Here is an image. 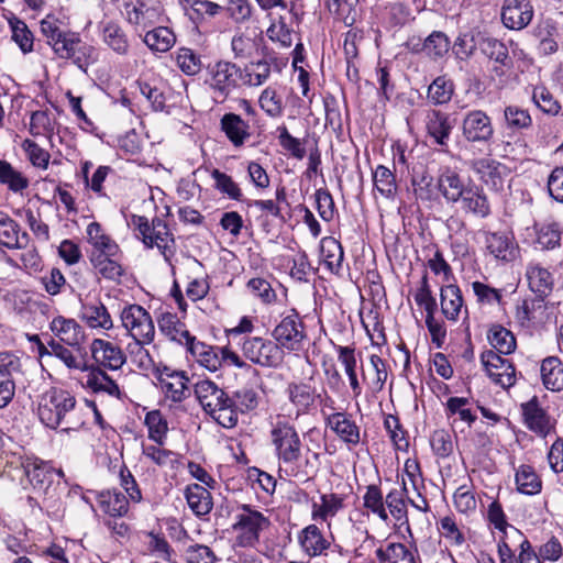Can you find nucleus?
<instances>
[{"label":"nucleus","mask_w":563,"mask_h":563,"mask_svg":"<svg viewBox=\"0 0 563 563\" xmlns=\"http://www.w3.org/2000/svg\"><path fill=\"white\" fill-rule=\"evenodd\" d=\"M504 119L506 126L514 131L528 129L532 124V118L529 111L514 104L505 108Z\"/></svg>","instance_id":"69168bd1"},{"label":"nucleus","mask_w":563,"mask_h":563,"mask_svg":"<svg viewBox=\"0 0 563 563\" xmlns=\"http://www.w3.org/2000/svg\"><path fill=\"white\" fill-rule=\"evenodd\" d=\"M125 19L140 36L155 24L156 10L144 0H123Z\"/></svg>","instance_id":"4468645a"},{"label":"nucleus","mask_w":563,"mask_h":563,"mask_svg":"<svg viewBox=\"0 0 563 563\" xmlns=\"http://www.w3.org/2000/svg\"><path fill=\"white\" fill-rule=\"evenodd\" d=\"M185 497L189 508L197 517L207 516L213 507L210 492L199 484L188 485Z\"/></svg>","instance_id":"a19ab883"},{"label":"nucleus","mask_w":563,"mask_h":563,"mask_svg":"<svg viewBox=\"0 0 563 563\" xmlns=\"http://www.w3.org/2000/svg\"><path fill=\"white\" fill-rule=\"evenodd\" d=\"M37 416L44 426L54 430H78L85 424L82 409L77 406L76 397L57 387H52L40 396Z\"/></svg>","instance_id":"7ed1b4c3"},{"label":"nucleus","mask_w":563,"mask_h":563,"mask_svg":"<svg viewBox=\"0 0 563 563\" xmlns=\"http://www.w3.org/2000/svg\"><path fill=\"white\" fill-rule=\"evenodd\" d=\"M533 9L527 0H505L501 9L504 25L510 30H522L532 20Z\"/></svg>","instance_id":"dca6fc26"},{"label":"nucleus","mask_w":563,"mask_h":563,"mask_svg":"<svg viewBox=\"0 0 563 563\" xmlns=\"http://www.w3.org/2000/svg\"><path fill=\"white\" fill-rule=\"evenodd\" d=\"M209 78L206 80L216 98L225 100L235 89L242 79V70L235 64L219 60L208 67Z\"/></svg>","instance_id":"0eeeda50"},{"label":"nucleus","mask_w":563,"mask_h":563,"mask_svg":"<svg viewBox=\"0 0 563 563\" xmlns=\"http://www.w3.org/2000/svg\"><path fill=\"white\" fill-rule=\"evenodd\" d=\"M426 129L428 135L433 139L438 145H446L450 137L452 125L449 115L440 110H430L426 117Z\"/></svg>","instance_id":"473e14b6"},{"label":"nucleus","mask_w":563,"mask_h":563,"mask_svg":"<svg viewBox=\"0 0 563 563\" xmlns=\"http://www.w3.org/2000/svg\"><path fill=\"white\" fill-rule=\"evenodd\" d=\"M90 263L107 279L118 280L123 275L118 255L90 254Z\"/></svg>","instance_id":"3c124183"},{"label":"nucleus","mask_w":563,"mask_h":563,"mask_svg":"<svg viewBox=\"0 0 563 563\" xmlns=\"http://www.w3.org/2000/svg\"><path fill=\"white\" fill-rule=\"evenodd\" d=\"M285 395L295 408L296 419L309 415L314 408L321 394L314 386L302 380H292L286 385Z\"/></svg>","instance_id":"f8f14e48"},{"label":"nucleus","mask_w":563,"mask_h":563,"mask_svg":"<svg viewBox=\"0 0 563 563\" xmlns=\"http://www.w3.org/2000/svg\"><path fill=\"white\" fill-rule=\"evenodd\" d=\"M87 240L93 246L91 254L119 255V245L107 235L100 223L91 222L87 227Z\"/></svg>","instance_id":"79ce46f5"},{"label":"nucleus","mask_w":563,"mask_h":563,"mask_svg":"<svg viewBox=\"0 0 563 563\" xmlns=\"http://www.w3.org/2000/svg\"><path fill=\"white\" fill-rule=\"evenodd\" d=\"M49 330L60 342L71 347L79 349L86 340L82 327L76 320L63 316H57L49 322Z\"/></svg>","instance_id":"a211bd4d"},{"label":"nucleus","mask_w":563,"mask_h":563,"mask_svg":"<svg viewBox=\"0 0 563 563\" xmlns=\"http://www.w3.org/2000/svg\"><path fill=\"white\" fill-rule=\"evenodd\" d=\"M91 351L93 358L110 369H119L125 362V355L119 346L101 339L93 340Z\"/></svg>","instance_id":"cd10ccee"},{"label":"nucleus","mask_w":563,"mask_h":563,"mask_svg":"<svg viewBox=\"0 0 563 563\" xmlns=\"http://www.w3.org/2000/svg\"><path fill=\"white\" fill-rule=\"evenodd\" d=\"M146 247L156 246L166 262H170V258L175 254V240L173 234L169 232L166 222L159 218H155L152 221V234L151 244H145Z\"/></svg>","instance_id":"2f4dec72"},{"label":"nucleus","mask_w":563,"mask_h":563,"mask_svg":"<svg viewBox=\"0 0 563 563\" xmlns=\"http://www.w3.org/2000/svg\"><path fill=\"white\" fill-rule=\"evenodd\" d=\"M463 212L473 214L477 218H487L490 214V205L483 188L476 186L470 180V186L457 200Z\"/></svg>","instance_id":"aec40b11"},{"label":"nucleus","mask_w":563,"mask_h":563,"mask_svg":"<svg viewBox=\"0 0 563 563\" xmlns=\"http://www.w3.org/2000/svg\"><path fill=\"white\" fill-rule=\"evenodd\" d=\"M468 186L470 181L466 183L456 170L450 167L439 169L437 188L448 203L456 205Z\"/></svg>","instance_id":"2eb2a0df"},{"label":"nucleus","mask_w":563,"mask_h":563,"mask_svg":"<svg viewBox=\"0 0 563 563\" xmlns=\"http://www.w3.org/2000/svg\"><path fill=\"white\" fill-rule=\"evenodd\" d=\"M485 245L487 251L497 260L509 262L515 257L516 247L511 239L505 233H486Z\"/></svg>","instance_id":"37998d69"},{"label":"nucleus","mask_w":563,"mask_h":563,"mask_svg":"<svg viewBox=\"0 0 563 563\" xmlns=\"http://www.w3.org/2000/svg\"><path fill=\"white\" fill-rule=\"evenodd\" d=\"M542 384L551 391L563 390V363L558 356H548L541 362Z\"/></svg>","instance_id":"ea45409f"},{"label":"nucleus","mask_w":563,"mask_h":563,"mask_svg":"<svg viewBox=\"0 0 563 563\" xmlns=\"http://www.w3.org/2000/svg\"><path fill=\"white\" fill-rule=\"evenodd\" d=\"M286 65V58L278 59L272 56L266 57L245 67L244 75L242 74V79L245 85L257 87L268 80L273 68L276 71H280L282 67Z\"/></svg>","instance_id":"412c9836"},{"label":"nucleus","mask_w":563,"mask_h":563,"mask_svg":"<svg viewBox=\"0 0 563 563\" xmlns=\"http://www.w3.org/2000/svg\"><path fill=\"white\" fill-rule=\"evenodd\" d=\"M462 135L471 143H487L494 135L490 117L483 110H471L462 120Z\"/></svg>","instance_id":"9b49d317"},{"label":"nucleus","mask_w":563,"mask_h":563,"mask_svg":"<svg viewBox=\"0 0 563 563\" xmlns=\"http://www.w3.org/2000/svg\"><path fill=\"white\" fill-rule=\"evenodd\" d=\"M528 286L539 298L552 292L554 286L553 275L539 263H529L526 269Z\"/></svg>","instance_id":"a878e982"},{"label":"nucleus","mask_w":563,"mask_h":563,"mask_svg":"<svg viewBox=\"0 0 563 563\" xmlns=\"http://www.w3.org/2000/svg\"><path fill=\"white\" fill-rule=\"evenodd\" d=\"M187 349L210 372H216L221 366V358L213 346L195 339Z\"/></svg>","instance_id":"603ef678"},{"label":"nucleus","mask_w":563,"mask_h":563,"mask_svg":"<svg viewBox=\"0 0 563 563\" xmlns=\"http://www.w3.org/2000/svg\"><path fill=\"white\" fill-rule=\"evenodd\" d=\"M195 395L203 411L223 428L238 426L233 399L216 383L205 379L195 385Z\"/></svg>","instance_id":"20e7f679"},{"label":"nucleus","mask_w":563,"mask_h":563,"mask_svg":"<svg viewBox=\"0 0 563 563\" xmlns=\"http://www.w3.org/2000/svg\"><path fill=\"white\" fill-rule=\"evenodd\" d=\"M487 340L499 355L515 352L517 342L514 333L500 324H493L487 331Z\"/></svg>","instance_id":"a18cd8bd"},{"label":"nucleus","mask_w":563,"mask_h":563,"mask_svg":"<svg viewBox=\"0 0 563 563\" xmlns=\"http://www.w3.org/2000/svg\"><path fill=\"white\" fill-rule=\"evenodd\" d=\"M471 168L488 187L495 190L503 187L501 170L505 167L499 162L489 157H482L474 159L471 163Z\"/></svg>","instance_id":"c85d7f7f"},{"label":"nucleus","mask_w":563,"mask_h":563,"mask_svg":"<svg viewBox=\"0 0 563 563\" xmlns=\"http://www.w3.org/2000/svg\"><path fill=\"white\" fill-rule=\"evenodd\" d=\"M536 245L541 250H554L561 245L563 239V231L556 221L550 220L541 223H536Z\"/></svg>","instance_id":"c9c22d12"},{"label":"nucleus","mask_w":563,"mask_h":563,"mask_svg":"<svg viewBox=\"0 0 563 563\" xmlns=\"http://www.w3.org/2000/svg\"><path fill=\"white\" fill-rule=\"evenodd\" d=\"M411 184L417 199L431 201L437 198V192H439L437 184L433 183L432 175L424 167L413 169Z\"/></svg>","instance_id":"de8ad7c7"},{"label":"nucleus","mask_w":563,"mask_h":563,"mask_svg":"<svg viewBox=\"0 0 563 563\" xmlns=\"http://www.w3.org/2000/svg\"><path fill=\"white\" fill-rule=\"evenodd\" d=\"M335 350L338 352V360L344 366L345 374L349 377L353 395L354 397H358L362 393V388L356 375L355 349L351 346L338 345Z\"/></svg>","instance_id":"8fccbe9b"},{"label":"nucleus","mask_w":563,"mask_h":563,"mask_svg":"<svg viewBox=\"0 0 563 563\" xmlns=\"http://www.w3.org/2000/svg\"><path fill=\"white\" fill-rule=\"evenodd\" d=\"M239 509L240 512L236 514L235 522L232 527L238 533L236 543L240 547H255L260 541L261 532L269 527L271 521L250 505L243 504Z\"/></svg>","instance_id":"39448f33"},{"label":"nucleus","mask_w":563,"mask_h":563,"mask_svg":"<svg viewBox=\"0 0 563 563\" xmlns=\"http://www.w3.org/2000/svg\"><path fill=\"white\" fill-rule=\"evenodd\" d=\"M376 556L388 563H416L411 551L402 543H389L386 549L378 548Z\"/></svg>","instance_id":"bf43d9fd"},{"label":"nucleus","mask_w":563,"mask_h":563,"mask_svg":"<svg viewBox=\"0 0 563 563\" xmlns=\"http://www.w3.org/2000/svg\"><path fill=\"white\" fill-rule=\"evenodd\" d=\"M211 177L214 180V188L219 190L221 194L228 196L232 200L241 201L243 194L240 186L233 180V178L219 170L213 169L211 172Z\"/></svg>","instance_id":"0e129e2a"},{"label":"nucleus","mask_w":563,"mask_h":563,"mask_svg":"<svg viewBox=\"0 0 563 563\" xmlns=\"http://www.w3.org/2000/svg\"><path fill=\"white\" fill-rule=\"evenodd\" d=\"M21 374L20 358L11 353L0 354V409L5 408L15 395V377Z\"/></svg>","instance_id":"ddd939ff"},{"label":"nucleus","mask_w":563,"mask_h":563,"mask_svg":"<svg viewBox=\"0 0 563 563\" xmlns=\"http://www.w3.org/2000/svg\"><path fill=\"white\" fill-rule=\"evenodd\" d=\"M329 427L343 442L356 445L360 442V428L345 412H332L325 418Z\"/></svg>","instance_id":"393cba45"},{"label":"nucleus","mask_w":563,"mask_h":563,"mask_svg":"<svg viewBox=\"0 0 563 563\" xmlns=\"http://www.w3.org/2000/svg\"><path fill=\"white\" fill-rule=\"evenodd\" d=\"M321 504L313 503L311 517L313 520H323L334 517L344 506L343 498L336 494H323Z\"/></svg>","instance_id":"5fc2aeb1"},{"label":"nucleus","mask_w":563,"mask_h":563,"mask_svg":"<svg viewBox=\"0 0 563 563\" xmlns=\"http://www.w3.org/2000/svg\"><path fill=\"white\" fill-rule=\"evenodd\" d=\"M122 325L139 342H153L155 327L150 312L140 305H129L121 311Z\"/></svg>","instance_id":"1a4fd4ad"},{"label":"nucleus","mask_w":563,"mask_h":563,"mask_svg":"<svg viewBox=\"0 0 563 563\" xmlns=\"http://www.w3.org/2000/svg\"><path fill=\"white\" fill-rule=\"evenodd\" d=\"M407 494L408 489L404 481L401 489L394 488L386 495L385 507L388 508L390 516L395 519V525L399 528H405L407 532L411 533L405 499Z\"/></svg>","instance_id":"bb28decb"},{"label":"nucleus","mask_w":563,"mask_h":563,"mask_svg":"<svg viewBox=\"0 0 563 563\" xmlns=\"http://www.w3.org/2000/svg\"><path fill=\"white\" fill-rule=\"evenodd\" d=\"M364 507L375 514L380 520L387 522L389 515L385 507V499L377 485H368L363 496Z\"/></svg>","instance_id":"680f3d73"},{"label":"nucleus","mask_w":563,"mask_h":563,"mask_svg":"<svg viewBox=\"0 0 563 563\" xmlns=\"http://www.w3.org/2000/svg\"><path fill=\"white\" fill-rule=\"evenodd\" d=\"M298 541L306 554L318 556L330 547V542L323 537L316 525H309L298 534Z\"/></svg>","instance_id":"e433bc0d"},{"label":"nucleus","mask_w":563,"mask_h":563,"mask_svg":"<svg viewBox=\"0 0 563 563\" xmlns=\"http://www.w3.org/2000/svg\"><path fill=\"white\" fill-rule=\"evenodd\" d=\"M375 189L385 198L393 199L397 192V183L394 173L384 165H378L373 172Z\"/></svg>","instance_id":"13d9d810"},{"label":"nucleus","mask_w":563,"mask_h":563,"mask_svg":"<svg viewBox=\"0 0 563 563\" xmlns=\"http://www.w3.org/2000/svg\"><path fill=\"white\" fill-rule=\"evenodd\" d=\"M521 409L525 423L530 431L543 438L550 433L552 429L550 417L536 397L522 404Z\"/></svg>","instance_id":"5701e85b"},{"label":"nucleus","mask_w":563,"mask_h":563,"mask_svg":"<svg viewBox=\"0 0 563 563\" xmlns=\"http://www.w3.org/2000/svg\"><path fill=\"white\" fill-rule=\"evenodd\" d=\"M321 253L327 267L332 273L339 274L344 258L341 243L334 238H323L321 241Z\"/></svg>","instance_id":"4d7b16f0"},{"label":"nucleus","mask_w":563,"mask_h":563,"mask_svg":"<svg viewBox=\"0 0 563 563\" xmlns=\"http://www.w3.org/2000/svg\"><path fill=\"white\" fill-rule=\"evenodd\" d=\"M441 310L448 320L456 321L463 308V297L460 288L454 284L441 287Z\"/></svg>","instance_id":"c03bdc74"},{"label":"nucleus","mask_w":563,"mask_h":563,"mask_svg":"<svg viewBox=\"0 0 563 563\" xmlns=\"http://www.w3.org/2000/svg\"><path fill=\"white\" fill-rule=\"evenodd\" d=\"M449 37L440 31L432 32L423 43V51L433 59L443 57L449 52Z\"/></svg>","instance_id":"774afa93"},{"label":"nucleus","mask_w":563,"mask_h":563,"mask_svg":"<svg viewBox=\"0 0 563 563\" xmlns=\"http://www.w3.org/2000/svg\"><path fill=\"white\" fill-rule=\"evenodd\" d=\"M26 476L34 489L46 493L56 478L63 476L60 470L54 468L42 460L29 462L25 466Z\"/></svg>","instance_id":"6ab92c4d"},{"label":"nucleus","mask_w":563,"mask_h":563,"mask_svg":"<svg viewBox=\"0 0 563 563\" xmlns=\"http://www.w3.org/2000/svg\"><path fill=\"white\" fill-rule=\"evenodd\" d=\"M220 130L235 147H241L250 139V124L239 114L228 112L220 119Z\"/></svg>","instance_id":"b1692460"},{"label":"nucleus","mask_w":563,"mask_h":563,"mask_svg":"<svg viewBox=\"0 0 563 563\" xmlns=\"http://www.w3.org/2000/svg\"><path fill=\"white\" fill-rule=\"evenodd\" d=\"M103 41L117 54L125 55L129 52L130 44L123 29L114 22H108L103 26Z\"/></svg>","instance_id":"6e6d98bb"},{"label":"nucleus","mask_w":563,"mask_h":563,"mask_svg":"<svg viewBox=\"0 0 563 563\" xmlns=\"http://www.w3.org/2000/svg\"><path fill=\"white\" fill-rule=\"evenodd\" d=\"M240 345L244 357L256 365L275 368L283 362V351L274 341L260 336H245Z\"/></svg>","instance_id":"6e6552de"},{"label":"nucleus","mask_w":563,"mask_h":563,"mask_svg":"<svg viewBox=\"0 0 563 563\" xmlns=\"http://www.w3.org/2000/svg\"><path fill=\"white\" fill-rule=\"evenodd\" d=\"M454 91V85L443 76L437 77L428 88V98L434 104L448 103Z\"/></svg>","instance_id":"e2e57ef3"},{"label":"nucleus","mask_w":563,"mask_h":563,"mask_svg":"<svg viewBox=\"0 0 563 563\" xmlns=\"http://www.w3.org/2000/svg\"><path fill=\"white\" fill-rule=\"evenodd\" d=\"M515 479L517 489L521 494L531 496L541 492L542 482L530 465H520L516 472Z\"/></svg>","instance_id":"864d4df0"},{"label":"nucleus","mask_w":563,"mask_h":563,"mask_svg":"<svg viewBox=\"0 0 563 563\" xmlns=\"http://www.w3.org/2000/svg\"><path fill=\"white\" fill-rule=\"evenodd\" d=\"M188 380L184 372L170 371L168 368H165L158 377L162 391L166 399L173 402H181L187 398Z\"/></svg>","instance_id":"4be33fe9"},{"label":"nucleus","mask_w":563,"mask_h":563,"mask_svg":"<svg viewBox=\"0 0 563 563\" xmlns=\"http://www.w3.org/2000/svg\"><path fill=\"white\" fill-rule=\"evenodd\" d=\"M97 501L101 510L112 518H121L129 511V500L117 489L98 493Z\"/></svg>","instance_id":"4c0bfd02"},{"label":"nucleus","mask_w":563,"mask_h":563,"mask_svg":"<svg viewBox=\"0 0 563 563\" xmlns=\"http://www.w3.org/2000/svg\"><path fill=\"white\" fill-rule=\"evenodd\" d=\"M471 400L465 397H450L445 404V415L454 427L459 421L471 427L477 419L472 411Z\"/></svg>","instance_id":"58836bf2"},{"label":"nucleus","mask_w":563,"mask_h":563,"mask_svg":"<svg viewBox=\"0 0 563 563\" xmlns=\"http://www.w3.org/2000/svg\"><path fill=\"white\" fill-rule=\"evenodd\" d=\"M269 439L279 463V472L289 478L308 479V468L312 465L309 459L302 461V442L289 417L282 413L271 417Z\"/></svg>","instance_id":"f257e3e1"},{"label":"nucleus","mask_w":563,"mask_h":563,"mask_svg":"<svg viewBox=\"0 0 563 563\" xmlns=\"http://www.w3.org/2000/svg\"><path fill=\"white\" fill-rule=\"evenodd\" d=\"M142 36L144 44L153 52L165 53L169 51L176 42L175 34L166 26L147 30Z\"/></svg>","instance_id":"49530a36"},{"label":"nucleus","mask_w":563,"mask_h":563,"mask_svg":"<svg viewBox=\"0 0 563 563\" xmlns=\"http://www.w3.org/2000/svg\"><path fill=\"white\" fill-rule=\"evenodd\" d=\"M158 328L162 333L168 336L172 341L184 344L187 347L196 339L186 329L185 323H183L176 314L169 312L161 316L158 319Z\"/></svg>","instance_id":"72a5a7b5"},{"label":"nucleus","mask_w":563,"mask_h":563,"mask_svg":"<svg viewBox=\"0 0 563 563\" xmlns=\"http://www.w3.org/2000/svg\"><path fill=\"white\" fill-rule=\"evenodd\" d=\"M27 244V234H20L19 224L8 214L0 212V245L8 249H23Z\"/></svg>","instance_id":"f704fd0d"},{"label":"nucleus","mask_w":563,"mask_h":563,"mask_svg":"<svg viewBox=\"0 0 563 563\" xmlns=\"http://www.w3.org/2000/svg\"><path fill=\"white\" fill-rule=\"evenodd\" d=\"M82 386L92 393H104L109 396L121 398L118 384L100 367H91L84 377Z\"/></svg>","instance_id":"c756f323"},{"label":"nucleus","mask_w":563,"mask_h":563,"mask_svg":"<svg viewBox=\"0 0 563 563\" xmlns=\"http://www.w3.org/2000/svg\"><path fill=\"white\" fill-rule=\"evenodd\" d=\"M41 33L54 54L62 59H70L78 68H86L95 63L96 49L81 40L80 35L69 30L54 15L45 16L41 23Z\"/></svg>","instance_id":"f03ea898"},{"label":"nucleus","mask_w":563,"mask_h":563,"mask_svg":"<svg viewBox=\"0 0 563 563\" xmlns=\"http://www.w3.org/2000/svg\"><path fill=\"white\" fill-rule=\"evenodd\" d=\"M481 363L488 377L503 388H509L516 383V368L508 360L494 350H486L481 354Z\"/></svg>","instance_id":"9d476101"},{"label":"nucleus","mask_w":563,"mask_h":563,"mask_svg":"<svg viewBox=\"0 0 563 563\" xmlns=\"http://www.w3.org/2000/svg\"><path fill=\"white\" fill-rule=\"evenodd\" d=\"M369 365L374 373L368 377L367 385L373 394H377L384 389L387 380V365L380 356L375 354L369 356Z\"/></svg>","instance_id":"338daca9"},{"label":"nucleus","mask_w":563,"mask_h":563,"mask_svg":"<svg viewBox=\"0 0 563 563\" xmlns=\"http://www.w3.org/2000/svg\"><path fill=\"white\" fill-rule=\"evenodd\" d=\"M274 343L279 345V350L298 352L302 349L307 340V331L301 317L296 309H291L288 314L282 316L280 321L272 331Z\"/></svg>","instance_id":"423d86ee"},{"label":"nucleus","mask_w":563,"mask_h":563,"mask_svg":"<svg viewBox=\"0 0 563 563\" xmlns=\"http://www.w3.org/2000/svg\"><path fill=\"white\" fill-rule=\"evenodd\" d=\"M144 423L148 429V438L158 445H163L168 431V424L159 410H152L146 413Z\"/></svg>","instance_id":"052dcab7"},{"label":"nucleus","mask_w":563,"mask_h":563,"mask_svg":"<svg viewBox=\"0 0 563 563\" xmlns=\"http://www.w3.org/2000/svg\"><path fill=\"white\" fill-rule=\"evenodd\" d=\"M479 49L490 60L495 62L493 71L496 76L501 77L512 67V59L509 56L508 47L501 41L486 36L478 42Z\"/></svg>","instance_id":"f3484780"},{"label":"nucleus","mask_w":563,"mask_h":563,"mask_svg":"<svg viewBox=\"0 0 563 563\" xmlns=\"http://www.w3.org/2000/svg\"><path fill=\"white\" fill-rule=\"evenodd\" d=\"M80 318L92 329L109 330L113 325L108 309L100 300L81 302Z\"/></svg>","instance_id":"7c9ffc66"},{"label":"nucleus","mask_w":563,"mask_h":563,"mask_svg":"<svg viewBox=\"0 0 563 563\" xmlns=\"http://www.w3.org/2000/svg\"><path fill=\"white\" fill-rule=\"evenodd\" d=\"M487 519L495 529L505 534V538H510V540L522 539V532L508 523L504 509L497 500L488 506Z\"/></svg>","instance_id":"09e8293b"}]
</instances>
